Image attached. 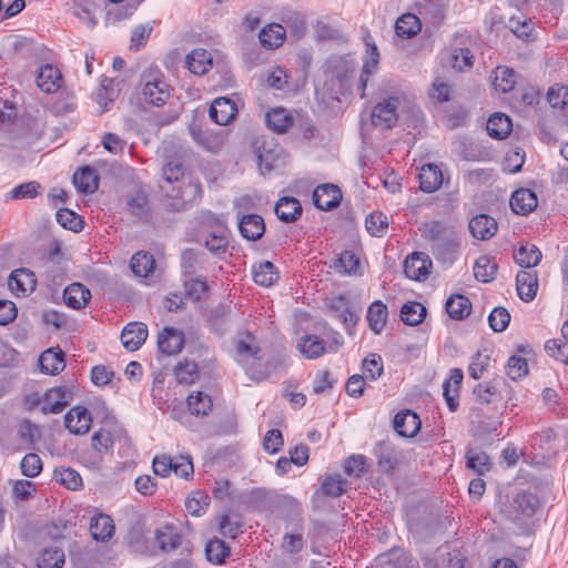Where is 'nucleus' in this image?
Wrapping results in <instances>:
<instances>
[{
  "label": "nucleus",
  "mask_w": 568,
  "mask_h": 568,
  "mask_svg": "<svg viewBox=\"0 0 568 568\" xmlns=\"http://www.w3.org/2000/svg\"><path fill=\"white\" fill-rule=\"evenodd\" d=\"M174 374L179 383L190 385L199 376L197 364L187 359L180 362L174 368Z\"/></svg>",
  "instance_id": "45"
},
{
  "label": "nucleus",
  "mask_w": 568,
  "mask_h": 568,
  "mask_svg": "<svg viewBox=\"0 0 568 568\" xmlns=\"http://www.w3.org/2000/svg\"><path fill=\"white\" fill-rule=\"evenodd\" d=\"M205 261V254L193 248H186L182 253V268L184 274L193 275Z\"/></svg>",
  "instance_id": "49"
},
{
  "label": "nucleus",
  "mask_w": 568,
  "mask_h": 568,
  "mask_svg": "<svg viewBox=\"0 0 568 568\" xmlns=\"http://www.w3.org/2000/svg\"><path fill=\"white\" fill-rule=\"evenodd\" d=\"M474 63V55L467 48H456L450 55V64L454 69L463 71Z\"/></svg>",
  "instance_id": "59"
},
{
  "label": "nucleus",
  "mask_w": 568,
  "mask_h": 568,
  "mask_svg": "<svg viewBox=\"0 0 568 568\" xmlns=\"http://www.w3.org/2000/svg\"><path fill=\"white\" fill-rule=\"evenodd\" d=\"M422 236L429 242L433 254L444 264H452L460 248V242L453 227L445 226L440 222L425 223L420 229Z\"/></svg>",
  "instance_id": "1"
},
{
  "label": "nucleus",
  "mask_w": 568,
  "mask_h": 568,
  "mask_svg": "<svg viewBox=\"0 0 568 568\" xmlns=\"http://www.w3.org/2000/svg\"><path fill=\"white\" fill-rule=\"evenodd\" d=\"M20 466L24 476L33 478L41 473L42 460L37 454L29 453L22 458Z\"/></svg>",
  "instance_id": "61"
},
{
  "label": "nucleus",
  "mask_w": 568,
  "mask_h": 568,
  "mask_svg": "<svg viewBox=\"0 0 568 568\" xmlns=\"http://www.w3.org/2000/svg\"><path fill=\"white\" fill-rule=\"evenodd\" d=\"M155 266L153 255L145 252H138L131 258V270L140 277H146Z\"/></svg>",
  "instance_id": "44"
},
{
  "label": "nucleus",
  "mask_w": 568,
  "mask_h": 568,
  "mask_svg": "<svg viewBox=\"0 0 568 568\" xmlns=\"http://www.w3.org/2000/svg\"><path fill=\"white\" fill-rule=\"evenodd\" d=\"M190 133L195 142L209 151L215 152L222 145V141L219 136L203 131L200 125H191Z\"/></svg>",
  "instance_id": "43"
},
{
  "label": "nucleus",
  "mask_w": 568,
  "mask_h": 568,
  "mask_svg": "<svg viewBox=\"0 0 568 568\" xmlns=\"http://www.w3.org/2000/svg\"><path fill=\"white\" fill-rule=\"evenodd\" d=\"M241 235L248 241L261 239L265 232V224L262 216L257 214L243 215L239 221Z\"/></svg>",
  "instance_id": "15"
},
{
  "label": "nucleus",
  "mask_w": 568,
  "mask_h": 568,
  "mask_svg": "<svg viewBox=\"0 0 568 568\" xmlns=\"http://www.w3.org/2000/svg\"><path fill=\"white\" fill-rule=\"evenodd\" d=\"M286 28L282 24L272 23L262 29L260 32V41L264 48H278L285 39Z\"/></svg>",
  "instance_id": "34"
},
{
  "label": "nucleus",
  "mask_w": 568,
  "mask_h": 568,
  "mask_svg": "<svg viewBox=\"0 0 568 568\" xmlns=\"http://www.w3.org/2000/svg\"><path fill=\"white\" fill-rule=\"evenodd\" d=\"M144 101L161 106L169 98L168 85L161 80L146 81L142 89Z\"/></svg>",
  "instance_id": "23"
},
{
  "label": "nucleus",
  "mask_w": 568,
  "mask_h": 568,
  "mask_svg": "<svg viewBox=\"0 0 568 568\" xmlns=\"http://www.w3.org/2000/svg\"><path fill=\"white\" fill-rule=\"evenodd\" d=\"M184 346V334L173 327H165L158 336V347L165 355H175Z\"/></svg>",
  "instance_id": "9"
},
{
  "label": "nucleus",
  "mask_w": 568,
  "mask_h": 568,
  "mask_svg": "<svg viewBox=\"0 0 568 568\" xmlns=\"http://www.w3.org/2000/svg\"><path fill=\"white\" fill-rule=\"evenodd\" d=\"M422 29L419 18L413 13L400 16L395 23V32L398 37L410 39L415 37Z\"/></svg>",
  "instance_id": "35"
},
{
  "label": "nucleus",
  "mask_w": 568,
  "mask_h": 568,
  "mask_svg": "<svg viewBox=\"0 0 568 568\" xmlns=\"http://www.w3.org/2000/svg\"><path fill=\"white\" fill-rule=\"evenodd\" d=\"M39 366L42 373L57 375L65 367L64 353L61 349L49 348L39 357Z\"/></svg>",
  "instance_id": "18"
},
{
  "label": "nucleus",
  "mask_w": 568,
  "mask_h": 568,
  "mask_svg": "<svg viewBox=\"0 0 568 568\" xmlns=\"http://www.w3.org/2000/svg\"><path fill=\"white\" fill-rule=\"evenodd\" d=\"M242 521L239 515H222L220 518V532L227 538L235 539L241 531Z\"/></svg>",
  "instance_id": "53"
},
{
  "label": "nucleus",
  "mask_w": 568,
  "mask_h": 568,
  "mask_svg": "<svg viewBox=\"0 0 568 568\" xmlns=\"http://www.w3.org/2000/svg\"><path fill=\"white\" fill-rule=\"evenodd\" d=\"M43 405L41 412L43 414L61 413L68 405L67 393L62 387H54L42 395Z\"/></svg>",
  "instance_id": "21"
},
{
  "label": "nucleus",
  "mask_w": 568,
  "mask_h": 568,
  "mask_svg": "<svg viewBox=\"0 0 568 568\" xmlns=\"http://www.w3.org/2000/svg\"><path fill=\"white\" fill-rule=\"evenodd\" d=\"M34 274L26 268L14 270L8 280L10 291L17 296H26L36 288Z\"/></svg>",
  "instance_id": "8"
},
{
  "label": "nucleus",
  "mask_w": 568,
  "mask_h": 568,
  "mask_svg": "<svg viewBox=\"0 0 568 568\" xmlns=\"http://www.w3.org/2000/svg\"><path fill=\"white\" fill-rule=\"evenodd\" d=\"M72 180L77 190L84 194L95 192L99 186V176L97 171L90 166L78 169L74 172Z\"/></svg>",
  "instance_id": "20"
},
{
  "label": "nucleus",
  "mask_w": 568,
  "mask_h": 568,
  "mask_svg": "<svg viewBox=\"0 0 568 568\" xmlns=\"http://www.w3.org/2000/svg\"><path fill=\"white\" fill-rule=\"evenodd\" d=\"M507 375L516 381L528 373L527 361L523 357L511 356L506 365Z\"/></svg>",
  "instance_id": "64"
},
{
  "label": "nucleus",
  "mask_w": 568,
  "mask_h": 568,
  "mask_svg": "<svg viewBox=\"0 0 568 568\" xmlns=\"http://www.w3.org/2000/svg\"><path fill=\"white\" fill-rule=\"evenodd\" d=\"M426 315V308L419 302H407L400 308V320L410 326L418 325Z\"/></svg>",
  "instance_id": "40"
},
{
  "label": "nucleus",
  "mask_w": 568,
  "mask_h": 568,
  "mask_svg": "<svg viewBox=\"0 0 568 568\" xmlns=\"http://www.w3.org/2000/svg\"><path fill=\"white\" fill-rule=\"evenodd\" d=\"M420 13L429 17L432 24L438 27L446 17V7L440 0H427L423 4Z\"/></svg>",
  "instance_id": "48"
},
{
  "label": "nucleus",
  "mask_w": 568,
  "mask_h": 568,
  "mask_svg": "<svg viewBox=\"0 0 568 568\" xmlns=\"http://www.w3.org/2000/svg\"><path fill=\"white\" fill-rule=\"evenodd\" d=\"M511 507L518 515L531 517L539 507V499L528 491H520L513 498Z\"/></svg>",
  "instance_id": "31"
},
{
  "label": "nucleus",
  "mask_w": 568,
  "mask_h": 568,
  "mask_svg": "<svg viewBox=\"0 0 568 568\" xmlns=\"http://www.w3.org/2000/svg\"><path fill=\"white\" fill-rule=\"evenodd\" d=\"M468 227L475 239L485 241L497 232V222L487 214H479L469 221Z\"/></svg>",
  "instance_id": "14"
},
{
  "label": "nucleus",
  "mask_w": 568,
  "mask_h": 568,
  "mask_svg": "<svg viewBox=\"0 0 568 568\" xmlns=\"http://www.w3.org/2000/svg\"><path fill=\"white\" fill-rule=\"evenodd\" d=\"M182 537L173 527L165 526L155 530V541L163 552H170L181 546Z\"/></svg>",
  "instance_id": "33"
},
{
  "label": "nucleus",
  "mask_w": 568,
  "mask_h": 568,
  "mask_svg": "<svg viewBox=\"0 0 568 568\" xmlns=\"http://www.w3.org/2000/svg\"><path fill=\"white\" fill-rule=\"evenodd\" d=\"M57 222L64 229L80 232L83 229V220L80 215L69 209H60L55 214Z\"/></svg>",
  "instance_id": "47"
},
{
  "label": "nucleus",
  "mask_w": 568,
  "mask_h": 568,
  "mask_svg": "<svg viewBox=\"0 0 568 568\" xmlns=\"http://www.w3.org/2000/svg\"><path fill=\"white\" fill-rule=\"evenodd\" d=\"M366 45L368 48L367 51L369 54V59H367L364 62V65H363V69H362L361 75H359L358 84H357V90L359 92L361 98H365V95H366L365 90L367 87V82L369 80V77L376 71L378 61H379V52H378L377 47L374 43L371 44L369 42H366Z\"/></svg>",
  "instance_id": "22"
},
{
  "label": "nucleus",
  "mask_w": 568,
  "mask_h": 568,
  "mask_svg": "<svg viewBox=\"0 0 568 568\" xmlns=\"http://www.w3.org/2000/svg\"><path fill=\"white\" fill-rule=\"evenodd\" d=\"M509 204L514 213L527 215L537 207L538 199L534 191L519 189L513 193Z\"/></svg>",
  "instance_id": "10"
},
{
  "label": "nucleus",
  "mask_w": 568,
  "mask_h": 568,
  "mask_svg": "<svg viewBox=\"0 0 568 568\" xmlns=\"http://www.w3.org/2000/svg\"><path fill=\"white\" fill-rule=\"evenodd\" d=\"M367 232L373 236H382L388 227V219L382 212H373L365 220Z\"/></svg>",
  "instance_id": "54"
},
{
  "label": "nucleus",
  "mask_w": 568,
  "mask_h": 568,
  "mask_svg": "<svg viewBox=\"0 0 568 568\" xmlns=\"http://www.w3.org/2000/svg\"><path fill=\"white\" fill-rule=\"evenodd\" d=\"M516 84V74L514 70L507 67H498L495 70L493 85L495 90L501 93L510 92Z\"/></svg>",
  "instance_id": "42"
},
{
  "label": "nucleus",
  "mask_w": 568,
  "mask_h": 568,
  "mask_svg": "<svg viewBox=\"0 0 568 568\" xmlns=\"http://www.w3.org/2000/svg\"><path fill=\"white\" fill-rule=\"evenodd\" d=\"M363 369L366 374V377L371 381H376L379 378L384 372L381 355L375 353L369 354V356L363 361Z\"/></svg>",
  "instance_id": "60"
},
{
  "label": "nucleus",
  "mask_w": 568,
  "mask_h": 568,
  "mask_svg": "<svg viewBox=\"0 0 568 568\" xmlns=\"http://www.w3.org/2000/svg\"><path fill=\"white\" fill-rule=\"evenodd\" d=\"M148 337V327L141 322H131L121 333L122 345L130 352L139 349Z\"/></svg>",
  "instance_id": "7"
},
{
  "label": "nucleus",
  "mask_w": 568,
  "mask_h": 568,
  "mask_svg": "<svg viewBox=\"0 0 568 568\" xmlns=\"http://www.w3.org/2000/svg\"><path fill=\"white\" fill-rule=\"evenodd\" d=\"M432 260L423 252H415L406 257L404 273L408 278L415 281L426 280L432 268Z\"/></svg>",
  "instance_id": "2"
},
{
  "label": "nucleus",
  "mask_w": 568,
  "mask_h": 568,
  "mask_svg": "<svg viewBox=\"0 0 568 568\" xmlns=\"http://www.w3.org/2000/svg\"><path fill=\"white\" fill-rule=\"evenodd\" d=\"M90 291L81 283H72L63 292L64 303L74 310L83 308L90 301Z\"/></svg>",
  "instance_id": "19"
},
{
  "label": "nucleus",
  "mask_w": 568,
  "mask_h": 568,
  "mask_svg": "<svg viewBox=\"0 0 568 568\" xmlns=\"http://www.w3.org/2000/svg\"><path fill=\"white\" fill-rule=\"evenodd\" d=\"M466 466L478 475H484L486 471L490 470L493 464L485 452L468 449L466 452Z\"/></svg>",
  "instance_id": "41"
},
{
  "label": "nucleus",
  "mask_w": 568,
  "mask_h": 568,
  "mask_svg": "<svg viewBox=\"0 0 568 568\" xmlns=\"http://www.w3.org/2000/svg\"><path fill=\"white\" fill-rule=\"evenodd\" d=\"M91 443L95 452L106 453L113 446L112 435L106 429H99L92 435Z\"/></svg>",
  "instance_id": "63"
},
{
  "label": "nucleus",
  "mask_w": 568,
  "mask_h": 568,
  "mask_svg": "<svg viewBox=\"0 0 568 568\" xmlns=\"http://www.w3.org/2000/svg\"><path fill=\"white\" fill-rule=\"evenodd\" d=\"M90 532L97 541H108L114 534L113 519L105 514H98L90 519Z\"/></svg>",
  "instance_id": "16"
},
{
  "label": "nucleus",
  "mask_w": 568,
  "mask_h": 568,
  "mask_svg": "<svg viewBox=\"0 0 568 568\" xmlns=\"http://www.w3.org/2000/svg\"><path fill=\"white\" fill-rule=\"evenodd\" d=\"M275 214L281 221L292 223L302 214V205L295 197H282L275 205Z\"/></svg>",
  "instance_id": "29"
},
{
  "label": "nucleus",
  "mask_w": 568,
  "mask_h": 568,
  "mask_svg": "<svg viewBox=\"0 0 568 568\" xmlns=\"http://www.w3.org/2000/svg\"><path fill=\"white\" fill-rule=\"evenodd\" d=\"M129 212L139 220L146 219L150 213L149 202L145 194L138 193L130 195L126 200Z\"/></svg>",
  "instance_id": "46"
},
{
  "label": "nucleus",
  "mask_w": 568,
  "mask_h": 568,
  "mask_svg": "<svg viewBox=\"0 0 568 568\" xmlns=\"http://www.w3.org/2000/svg\"><path fill=\"white\" fill-rule=\"evenodd\" d=\"M397 98H389L384 102L376 104L372 111V123L375 126L390 129L397 121Z\"/></svg>",
  "instance_id": "5"
},
{
  "label": "nucleus",
  "mask_w": 568,
  "mask_h": 568,
  "mask_svg": "<svg viewBox=\"0 0 568 568\" xmlns=\"http://www.w3.org/2000/svg\"><path fill=\"white\" fill-rule=\"evenodd\" d=\"M513 123L509 116L504 113H495L487 121V132L491 138L501 140L511 132Z\"/></svg>",
  "instance_id": "32"
},
{
  "label": "nucleus",
  "mask_w": 568,
  "mask_h": 568,
  "mask_svg": "<svg viewBox=\"0 0 568 568\" xmlns=\"http://www.w3.org/2000/svg\"><path fill=\"white\" fill-rule=\"evenodd\" d=\"M516 288L520 300L530 302L536 297L538 276L535 271H520L516 276Z\"/></svg>",
  "instance_id": "12"
},
{
  "label": "nucleus",
  "mask_w": 568,
  "mask_h": 568,
  "mask_svg": "<svg viewBox=\"0 0 568 568\" xmlns=\"http://www.w3.org/2000/svg\"><path fill=\"white\" fill-rule=\"evenodd\" d=\"M253 278L256 284L268 287L278 280V272L272 262L265 261L253 267Z\"/></svg>",
  "instance_id": "38"
},
{
  "label": "nucleus",
  "mask_w": 568,
  "mask_h": 568,
  "mask_svg": "<svg viewBox=\"0 0 568 568\" xmlns=\"http://www.w3.org/2000/svg\"><path fill=\"white\" fill-rule=\"evenodd\" d=\"M205 552L211 562L222 564L230 555V547L225 541L214 538L206 544Z\"/></svg>",
  "instance_id": "50"
},
{
  "label": "nucleus",
  "mask_w": 568,
  "mask_h": 568,
  "mask_svg": "<svg viewBox=\"0 0 568 568\" xmlns=\"http://www.w3.org/2000/svg\"><path fill=\"white\" fill-rule=\"evenodd\" d=\"M342 191L334 184H322L313 191L314 205L322 211H329L339 205Z\"/></svg>",
  "instance_id": "4"
},
{
  "label": "nucleus",
  "mask_w": 568,
  "mask_h": 568,
  "mask_svg": "<svg viewBox=\"0 0 568 568\" xmlns=\"http://www.w3.org/2000/svg\"><path fill=\"white\" fill-rule=\"evenodd\" d=\"M186 405L190 413L196 417L209 415L213 406L211 396L203 392L190 394L186 398Z\"/></svg>",
  "instance_id": "37"
},
{
  "label": "nucleus",
  "mask_w": 568,
  "mask_h": 568,
  "mask_svg": "<svg viewBox=\"0 0 568 568\" xmlns=\"http://www.w3.org/2000/svg\"><path fill=\"white\" fill-rule=\"evenodd\" d=\"M368 327L375 334H381L388 320V308L382 301L373 302L366 314Z\"/></svg>",
  "instance_id": "26"
},
{
  "label": "nucleus",
  "mask_w": 568,
  "mask_h": 568,
  "mask_svg": "<svg viewBox=\"0 0 568 568\" xmlns=\"http://www.w3.org/2000/svg\"><path fill=\"white\" fill-rule=\"evenodd\" d=\"M377 465L384 473H392L396 465V459L393 453L382 444L376 448Z\"/></svg>",
  "instance_id": "62"
},
{
  "label": "nucleus",
  "mask_w": 568,
  "mask_h": 568,
  "mask_svg": "<svg viewBox=\"0 0 568 568\" xmlns=\"http://www.w3.org/2000/svg\"><path fill=\"white\" fill-rule=\"evenodd\" d=\"M64 425L71 434L84 435L92 425V415L83 406L72 407L64 416Z\"/></svg>",
  "instance_id": "3"
},
{
  "label": "nucleus",
  "mask_w": 568,
  "mask_h": 568,
  "mask_svg": "<svg viewBox=\"0 0 568 568\" xmlns=\"http://www.w3.org/2000/svg\"><path fill=\"white\" fill-rule=\"evenodd\" d=\"M63 564V551L59 548H49L41 554L38 566L39 568H61Z\"/></svg>",
  "instance_id": "55"
},
{
  "label": "nucleus",
  "mask_w": 568,
  "mask_h": 568,
  "mask_svg": "<svg viewBox=\"0 0 568 568\" xmlns=\"http://www.w3.org/2000/svg\"><path fill=\"white\" fill-rule=\"evenodd\" d=\"M63 82L60 70L51 64H45L40 68L37 84L41 91L45 93L57 92Z\"/></svg>",
  "instance_id": "11"
},
{
  "label": "nucleus",
  "mask_w": 568,
  "mask_h": 568,
  "mask_svg": "<svg viewBox=\"0 0 568 568\" xmlns=\"http://www.w3.org/2000/svg\"><path fill=\"white\" fill-rule=\"evenodd\" d=\"M359 266V260L352 251H344L334 263V268L341 274H355Z\"/></svg>",
  "instance_id": "51"
},
{
  "label": "nucleus",
  "mask_w": 568,
  "mask_h": 568,
  "mask_svg": "<svg viewBox=\"0 0 568 568\" xmlns=\"http://www.w3.org/2000/svg\"><path fill=\"white\" fill-rule=\"evenodd\" d=\"M394 429L403 437H413L420 428V420L417 414L410 410H403L394 417Z\"/></svg>",
  "instance_id": "13"
},
{
  "label": "nucleus",
  "mask_w": 568,
  "mask_h": 568,
  "mask_svg": "<svg viewBox=\"0 0 568 568\" xmlns=\"http://www.w3.org/2000/svg\"><path fill=\"white\" fill-rule=\"evenodd\" d=\"M548 103L556 109H564L568 105V87L555 84L547 92Z\"/></svg>",
  "instance_id": "58"
},
{
  "label": "nucleus",
  "mask_w": 568,
  "mask_h": 568,
  "mask_svg": "<svg viewBox=\"0 0 568 568\" xmlns=\"http://www.w3.org/2000/svg\"><path fill=\"white\" fill-rule=\"evenodd\" d=\"M235 351L236 355L241 359L252 358L260 359L258 354L261 353V348L254 337L250 332L239 333L235 338Z\"/></svg>",
  "instance_id": "24"
},
{
  "label": "nucleus",
  "mask_w": 568,
  "mask_h": 568,
  "mask_svg": "<svg viewBox=\"0 0 568 568\" xmlns=\"http://www.w3.org/2000/svg\"><path fill=\"white\" fill-rule=\"evenodd\" d=\"M282 21L296 37H302L306 32V21L300 12L285 11L282 13Z\"/></svg>",
  "instance_id": "52"
},
{
  "label": "nucleus",
  "mask_w": 568,
  "mask_h": 568,
  "mask_svg": "<svg viewBox=\"0 0 568 568\" xmlns=\"http://www.w3.org/2000/svg\"><path fill=\"white\" fill-rule=\"evenodd\" d=\"M297 349L308 359L317 358L326 352L324 341L314 334L302 336L297 342Z\"/></svg>",
  "instance_id": "27"
},
{
  "label": "nucleus",
  "mask_w": 568,
  "mask_h": 568,
  "mask_svg": "<svg viewBox=\"0 0 568 568\" xmlns=\"http://www.w3.org/2000/svg\"><path fill=\"white\" fill-rule=\"evenodd\" d=\"M55 478L61 485L71 490H77L82 486L80 474L72 468L55 470Z\"/></svg>",
  "instance_id": "56"
},
{
  "label": "nucleus",
  "mask_w": 568,
  "mask_h": 568,
  "mask_svg": "<svg viewBox=\"0 0 568 568\" xmlns=\"http://www.w3.org/2000/svg\"><path fill=\"white\" fill-rule=\"evenodd\" d=\"M488 322L494 332H504L509 325L510 314L505 307H495L488 316Z\"/></svg>",
  "instance_id": "57"
},
{
  "label": "nucleus",
  "mask_w": 568,
  "mask_h": 568,
  "mask_svg": "<svg viewBox=\"0 0 568 568\" xmlns=\"http://www.w3.org/2000/svg\"><path fill=\"white\" fill-rule=\"evenodd\" d=\"M541 257L542 255L540 250L536 245L529 243L521 245L514 253L515 262L525 268L536 266L540 262Z\"/></svg>",
  "instance_id": "36"
},
{
  "label": "nucleus",
  "mask_w": 568,
  "mask_h": 568,
  "mask_svg": "<svg viewBox=\"0 0 568 568\" xmlns=\"http://www.w3.org/2000/svg\"><path fill=\"white\" fill-rule=\"evenodd\" d=\"M445 308L450 318L462 321L470 314L471 303L465 295L454 294L446 301Z\"/></svg>",
  "instance_id": "30"
},
{
  "label": "nucleus",
  "mask_w": 568,
  "mask_h": 568,
  "mask_svg": "<svg viewBox=\"0 0 568 568\" xmlns=\"http://www.w3.org/2000/svg\"><path fill=\"white\" fill-rule=\"evenodd\" d=\"M267 126L276 133H285L288 128L296 125V120L283 108H275L266 113Z\"/></svg>",
  "instance_id": "28"
},
{
  "label": "nucleus",
  "mask_w": 568,
  "mask_h": 568,
  "mask_svg": "<svg viewBox=\"0 0 568 568\" xmlns=\"http://www.w3.org/2000/svg\"><path fill=\"white\" fill-rule=\"evenodd\" d=\"M185 65L195 75H203L212 68V55L205 49H194L185 58Z\"/></svg>",
  "instance_id": "17"
},
{
  "label": "nucleus",
  "mask_w": 568,
  "mask_h": 568,
  "mask_svg": "<svg viewBox=\"0 0 568 568\" xmlns=\"http://www.w3.org/2000/svg\"><path fill=\"white\" fill-rule=\"evenodd\" d=\"M497 264L487 255L479 256L474 265V276L477 281L489 283L495 278Z\"/></svg>",
  "instance_id": "39"
},
{
  "label": "nucleus",
  "mask_w": 568,
  "mask_h": 568,
  "mask_svg": "<svg viewBox=\"0 0 568 568\" xmlns=\"http://www.w3.org/2000/svg\"><path fill=\"white\" fill-rule=\"evenodd\" d=\"M419 186L423 192L433 193L437 191L443 183V173L435 164H426L419 172Z\"/></svg>",
  "instance_id": "25"
},
{
  "label": "nucleus",
  "mask_w": 568,
  "mask_h": 568,
  "mask_svg": "<svg viewBox=\"0 0 568 568\" xmlns=\"http://www.w3.org/2000/svg\"><path fill=\"white\" fill-rule=\"evenodd\" d=\"M236 114V103L230 98H216L210 108V118L219 125H227Z\"/></svg>",
  "instance_id": "6"
}]
</instances>
